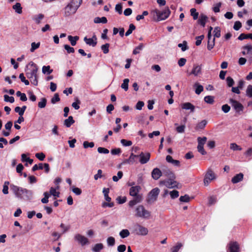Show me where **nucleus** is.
Wrapping results in <instances>:
<instances>
[{
  "label": "nucleus",
  "mask_w": 252,
  "mask_h": 252,
  "mask_svg": "<svg viewBox=\"0 0 252 252\" xmlns=\"http://www.w3.org/2000/svg\"><path fill=\"white\" fill-rule=\"evenodd\" d=\"M38 67L34 63L30 62L26 67L25 72L27 77L34 86L38 85L37 80Z\"/></svg>",
  "instance_id": "2"
},
{
  "label": "nucleus",
  "mask_w": 252,
  "mask_h": 252,
  "mask_svg": "<svg viewBox=\"0 0 252 252\" xmlns=\"http://www.w3.org/2000/svg\"><path fill=\"white\" fill-rule=\"evenodd\" d=\"M226 83H227V86L229 87H232V86L234 85V81L233 79H232V78H231V77H227L226 78Z\"/></svg>",
  "instance_id": "64"
},
{
  "label": "nucleus",
  "mask_w": 252,
  "mask_h": 252,
  "mask_svg": "<svg viewBox=\"0 0 252 252\" xmlns=\"http://www.w3.org/2000/svg\"><path fill=\"white\" fill-rule=\"evenodd\" d=\"M159 191V189L158 188L152 189L148 194L147 199V202L149 204H152L155 202L157 199Z\"/></svg>",
  "instance_id": "7"
},
{
  "label": "nucleus",
  "mask_w": 252,
  "mask_h": 252,
  "mask_svg": "<svg viewBox=\"0 0 252 252\" xmlns=\"http://www.w3.org/2000/svg\"><path fill=\"white\" fill-rule=\"evenodd\" d=\"M82 0H71L63 8L64 17H69L74 14L82 3Z\"/></svg>",
  "instance_id": "3"
},
{
  "label": "nucleus",
  "mask_w": 252,
  "mask_h": 252,
  "mask_svg": "<svg viewBox=\"0 0 252 252\" xmlns=\"http://www.w3.org/2000/svg\"><path fill=\"white\" fill-rule=\"evenodd\" d=\"M94 146V144L93 142H89L85 141L83 142V147L84 148H93Z\"/></svg>",
  "instance_id": "56"
},
{
  "label": "nucleus",
  "mask_w": 252,
  "mask_h": 252,
  "mask_svg": "<svg viewBox=\"0 0 252 252\" xmlns=\"http://www.w3.org/2000/svg\"><path fill=\"white\" fill-rule=\"evenodd\" d=\"M206 141H207L206 137H198L197 138L198 145L204 146V145L205 144Z\"/></svg>",
  "instance_id": "41"
},
{
  "label": "nucleus",
  "mask_w": 252,
  "mask_h": 252,
  "mask_svg": "<svg viewBox=\"0 0 252 252\" xmlns=\"http://www.w3.org/2000/svg\"><path fill=\"white\" fill-rule=\"evenodd\" d=\"M250 38L252 40V33L245 34L241 33L238 37V39L240 40H243L245 39Z\"/></svg>",
  "instance_id": "32"
},
{
  "label": "nucleus",
  "mask_w": 252,
  "mask_h": 252,
  "mask_svg": "<svg viewBox=\"0 0 252 252\" xmlns=\"http://www.w3.org/2000/svg\"><path fill=\"white\" fill-rule=\"evenodd\" d=\"M109 44L106 43L101 46V49L104 54H106L109 52Z\"/></svg>",
  "instance_id": "46"
},
{
  "label": "nucleus",
  "mask_w": 252,
  "mask_h": 252,
  "mask_svg": "<svg viewBox=\"0 0 252 252\" xmlns=\"http://www.w3.org/2000/svg\"><path fill=\"white\" fill-rule=\"evenodd\" d=\"M243 49L244 50L242 51V54L248 55V61L251 63L252 62V45H247L243 47Z\"/></svg>",
  "instance_id": "11"
},
{
  "label": "nucleus",
  "mask_w": 252,
  "mask_h": 252,
  "mask_svg": "<svg viewBox=\"0 0 252 252\" xmlns=\"http://www.w3.org/2000/svg\"><path fill=\"white\" fill-rule=\"evenodd\" d=\"M221 5V2H218L216 4H215L214 5V7H213V11L215 13L219 12L220 11V7Z\"/></svg>",
  "instance_id": "59"
},
{
  "label": "nucleus",
  "mask_w": 252,
  "mask_h": 252,
  "mask_svg": "<svg viewBox=\"0 0 252 252\" xmlns=\"http://www.w3.org/2000/svg\"><path fill=\"white\" fill-rule=\"evenodd\" d=\"M10 189L15 196L20 199L24 201H31L33 198V192L32 190L14 185H11Z\"/></svg>",
  "instance_id": "1"
},
{
  "label": "nucleus",
  "mask_w": 252,
  "mask_h": 252,
  "mask_svg": "<svg viewBox=\"0 0 252 252\" xmlns=\"http://www.w3.org/2000/svg\"><path fill=\"white\" fill-rule=\"evenodd\" d=\"M230 148L233 151H241L242 148L237 144L233 143L230 144Z\"/></svg>",
  "instance_id": "52"
},
{
  "label": "nucleus",
  "mask_w": 252,
  "mask_h": 252,
  "mask_svg": "<svg viewBox=\"0 0 252 252\" xmlns=\"http://www.w3.org/2000/svg\"><path fill=\"white\" fill-rule=\"evenodd\" d=\"M63 47L66 50L68 54L73 53L75 52L74 49L73 47H70L69 45L65 44Z\"/></svg>",
  "instance_id": "54"
},
{
  "label": "nucleus",
  "mask_w": 252,
  "mask_h": 252,
  "mask_svg": "<svg viewBox=\"0 0 252 252\" xmlns=\"http://www.w3.org/2000/svg\"><path fill=\"white\" fill-rule=\"evenodd\" d=\"M123 173L121 171H119L117 173V176H113L112 179L114 182H117L119 179H121L123 177Z\"/></svg>",
  "instance_id": "45"
},
{
  "label": "nucleus",
  "mask_w": 252,
  "mask_h": 252,
  "mask_svg": "<svg viewBox=\"0 0 252 252\" xmlns=\"http://www.w3.org/2000/svg\"><path fill=\"white\" fill-rule=\"evenodd\" d=\"M170 178L168 180L164 182V184L168 188H174L177 187L178 183L176 181Z\"/></svg>",
  "instance_id": "18"
},
{
  "label": "nucleus",
  "mask_w": 252,
  "mask_h": 252,
  "mask_svg": "<svg viewBox=\"0 0 252 252\" xmlns=\"http://www.w3.org/2000/svg\"><path fill=\"white\" fill-rule=\"evenodd\" d=\"M116 200H117L118 203H119L120 204H122L126 202V196H123V197L118 196Z\"/></svg>",
  "instance_id": "61"
},
{
  "label": "nucleus",
  "mask_w": 252,
  "mask_h": 252,
  "mask_svg": "<svg viewBox=\"0 0 252 252\" xmlns=\"http://www.w3.org/2000/svg\"><path fill=\"white\" fill-rule=\"evenodd\" d=\"M169 194L172 199L176 198L179 195V191L176 190H173L172 191H170Z\"/></svg>",
  "instance_id": "48"
},
{
  "label": "nucleus",
  "mask_w": 252,
  "mask_h": 252,
  "mask_svg": "<svg viewBox=\"0 0 252 252\" xmlns=\"http://www.w3.org/2000/svg\"><path fill=\"white\" fill-rule=\"evenodd\" d=\"M19 78L21 81L25 84V85H29L30 84L29 81L26 79L23 73L20 74Z\"/></svg>",
  "instance_id": "57"
},
{
  "label": "nucleus",
  "mask_w": 252,
  "mask_h": 252,
  "mask_svg": "<svg viewBox=\"0 0 252 252\" xmlns=\"http://www.w3.org/2000/svg\"><path fill=\"white\" fill-rule=\"evenodd\" d=\"M138 157V155H134L131 153L128 158L126 159L124 161L125 163L133 164L135 161V158Z\"/></svg>",
  "instance_id": "22"
},
{
  "label": "nucleus",
  "mask_w": 252,
  "mask_h": 252,
  "mask_svg": "<svg viewBox=\"0 0 252 252\" xmlns=\"http://www.w3.org/2000/svg\"><path fill=\"white\" fill-rule=\"evenodd\" d=\"M178 47L181 48L182 51H185L188 49L187 42L184 41L182 43H179L178 45Z\"/></svg>",
  "instance_id": "49"
},
{
  "label": "nucleus",
  "mask_w": 252,
  "mask_h": 252,
  "mask_svg": "<svg viewBox=\"0 0 252 252\" xmlns=\"http://www.w3.org/2000/svg\"><path fill=\"white\" fill-rule=\"evenodd\" d=\"M103 249V245L102 243L95 244L92 249L93 251L94 252H99Z\"/></svg>",
  "instance_id": "35"
},
{
  "label": "nucleus",
  "mask_w": 252,
  "mask_h": 252,
  "mask_svg": "<svg viewBox=\"0 0 252 252\" xmlns=\"http://www.w3.org/2000/svg\"><path fill=\"white\" fill-rule=\"evenodd\" d=\"M190 14L192 16L193 19L194 20L197 19L198 17V13L196 12V10L195 8H191L190 9Z\"/></svg>",
  "instance_id": "51"
},
{
  "label": "nucleus",
  "mask_w": 252,
  "mask_h": 252,
  "mask_svg": "<svg viewBox=\"0 0 252 252\" xmlns=\"http://www.w3.org/2000/svg\"><path fill=\"white\" fill-rule=\"evenodd\" d=\"M151 13L153 16H156L157 20L159 21L167 19L170 14V11L169 8L167 7L161 11L157 9L153 10Z\"/></svg>",
  "instance_id": "5"
},
{
  "label": "nucleus",
  "mask_w": 252,
  "mask_h": 252,
  "mask_svg": "<svg viewBox=\"0 0 252 252\" xmlns=\"http://www.w3.org/2000/svg\"><path fill=\"white\" fill-rule=\"evenodd\" d=\"M201 67L198 65H194L192 70L189 74H193L194 76H197L201 73Z\"/></svg>",
  "instance_id": "20"
},
{
  "label": "nucleus",
  "mask_w": 252,
  "mask_h": 252,
  "mask_svg": "<svg viewBox=\"0 0 252 252\" xmlns=\"http://www.w3.org/2000/svg\"><path fill=\"white\" fill-rule=\"evenodd\" d=\"M119 235L121 238L124 239L129 236L130 233L128 229H124L120 232Z\"/></svg>",
  "instance_id": "31"
},
{
  "label": "nucleus",
  "mask_w": 252,
  "mask_h": 252,
  "mask_svg": "<svg viewBox=\"0 0 252 252\" xmlns=\"http://www.w3.org/2000/svg\"><path fill=\"white\" fill-rule=\"evenodd\" d=\"M97 151L100 154H107L109 153V151L107 149L103 147H98Z\"/></svg>",
  "instance_id": "63"
},
{
  "label": "nucleus",
  "mask_w": 252,
  "mask_h": 252,
  "mask_svg": "<svg viewBox=\"0 0 252 252\" xmlns=\"http://www.w3.org/2000/svg\"><path fill=\"white\" fill-rule=\"evenodd\" d=\"M40 46V42L35 43V42H32L31 44V48L30 49V51L31 52H33L35 50L38 48Z\"/></svg>",
  "instance_id": "50"
},
{
  "label": "nucleus",
  "mask_w": 252,
  "mask_h": 252,
  "mask_svg": "<svg viewBox=\"0 0 252 252\" xmlns=\"http://www.w3.org/2000/svg\"><path fill=\"white\" fill-rule=\"evenodd\" d=\"M162 175V172L158 168H154L151 172L152 177L155 180H158Z\"/></svg>",
  "instance_id": "16"
},
{
  "label": "nucleus",
  "mask_w": 252,
  "mask_h": 252,
  "mask_svg": "<svg viewBox=\"0 0 252 252\" xmlns=\"http://www.w3.org/2000/svg\"><path fill=\"white\" fill-rule=\"evenodd\" d=\"M207 19L208 17L206 15H204V14H201L198 20V22L201 26H202L203 27H204Z\"/></svg>",
  "instance_id": "21"
},
{
  "label": "nucleus",
  "mask_w": 252,
  "mask_h": 252,
  "mask_svg": "<svg viewBox=\"0 0 252 252\" xmlns=\"http://www.w3.org/2000/svg\"><path fill=\"white\" fill-rule=\"evenodd\" d=\"M207 124V121L205 120L201 121L200 122L198 123L195 129L196 130H199V129H203L204 128L205 126H206Z\"/></svg>",
  "instance_id": "29"
},
{
  "label": "nucleus",
  "mask_w": 252,
  "mask_h": 252,
  "mask_svg": "<svg viewBox=\"0 0 252 252\" xmlns=\"http://www.w3.org/2000/svg\"><path fill=\"white\" fill-rule=\"evenodd\" d=\"M227 247L229 252H239V245L237 242H230Z\"/></svg>",
  "instance_id": "14"
},
{
  "label": "nucleus",
  "mask_w": 252,
  "mask_h": 252,
  "mask_svg": "<svg viewBox=\"0 0 252 252\" xmlns=\"http://www.w3.org/2000/svg\"><path fill=\"white\" fill-rule=\"evenodd\" d=\"M141 189L139 186H133L129 189V195L134 197L128 203L130 207H132L134 205L140 203L142 201V195L139 193Z\"/></svg>",
  "instance_id": "4"
},
{
  "label": "nucleus",
  "mask_w": 252,
  "mask_h": 252,
  "mask_svg": "<svg viewBox=\"0 0 252 252\" xmlns=\"http://www.w3.org/2000/svg\"><path fill=\"white\" fill-rule=\"evenodd\" d=\"M107 243L108 246H113L115 244V238L112 236L109 237L107 239Z\"/></svg>",
  "instance_id": "42"
},
{
  "label": "nucleus",
  "mask_w": 252,
  "mask_h": 252,
  "mask_svg": "<svg viewBox=\"0 0 252 252\" xmlns=\"http://www.w3.org/2000/svg\"><path fill=\"white\" fill-rule=\"evenodd\" d=\"M109 191L110 189L109 188H103L102 191L105 200L108 202H111V198L108 195Z\"/></svg>",
  "instance_id": "27"
},
{
  "label": "nucleus",
  "mask_w": 252,
  "mask_h": 252,
  "mask_svg": "<svg viewBox=\"0 0 252 252\" xmlns=\"http://www.w3.org/2000/svg\"><path fill=\"white\" fill-rule=\"evenodd\" d=\"M47 100L45 98H42L41 101L38 102V106L40 108H43L46 106Z\"/></svg>",
  "instance_id": "43"
},
{
  "label": "nucleus",
  "mask_w": 252,
  "mask_h": 252,
  "mask_svg": "<svg viewBox=\"0 0 252 252\" xmlns=\"http://www.w3.org/2000/svg\"><path fill=\"white\" fill-rule=\"evenodd\" d=\"M244 177V175L242 173H240L239 174H236L235 176H234L231 180V182L233 184H236L239 183V182L241 181Z\"/></svg>",
  "instance_id": "19"
},
{
  "label": "nucleus",
  "mask_w": 252,
  "mask_h": 252,
  "mask_svg": "<svg viewBox=\"0 0 252 252\" xmlns=\"http://www.w3.org/2000/svg\"><path fill=\"white\" fill-rule=\"evenodd\" d=\"M128 79H125L123 81V83L122 84L121 87L125 91H127L128 89V83H129Z\"/></svg>",
  "instance_id": "37"
},
{
  "label": "nucleus",
  "mask_w": 252,
  "mask_h": 252,
  "mask_svg": "<svg viewBox=\"0 0 252 252\" xmlns=\"http://www.w3.org/2000/svg\"><path fill=\"white\" fill-rule=\"evenodd\" d=\"M79 37L78 36H68V39L70 41L71 45L73 46H75L76 44L77 41L79 40Z\"/></svg>",
  "instance_id": "26"
},
{
  "label": "nucleus",
  "mask_w": 252,
  "mask_h": 252,
  "mask_svg": "<svg viewBox=\"0 0 252 252\" xmlns=\"http://www.w3.org/2000/svg\"><path fill=\"white\" fill-rule=\"evenodd\" d=\"M246 94L249 97H252V85H249L246 90Z\"/></svg>",
  "instance_id": "62"
},
{
  "label": "nucleus",
  "mask_w": 252,
  "mask_h": 252,
  "mask_svg": "<svg viewBox=\"0 0 252 252\" xmlns=\"http://www.w3.org/2000/svg\"><path fill=\"white\" fill-rule=\"evenodd\" d=\"M204 100L208 104H213L214 102V97L211 95H207L204 97Z\"/></svg>",
  "instance_id": "38"
},
{
  "label": "nucleus",
  "mask_w": 252,
  "mask_h": 252,
  "mask_svg": "<svg viewBox=\"0 0 252 252\" xmlns=\"http://www.w3.org/2000/svg\"><path fill=\"white\" fill-rule=\"evenodd\" d=\"M229 102L237 113H240L243 111L244 107L239 102L234 99H230Z\"/></svg>",
  "instance_id": "10"
},
{
  "label": "nucleus",
  "mask_w": 252,
  "mask_h": 252,
  "mask_svg": "<svg viewBox=\"0 0 252 252\" xmlns=\"http://www.w3.org/2000/svg\"><path fill=\"white\" fill-rule=\"evenodd\" d=\"M193 87L195 88V93L197 94H199L203 91V87L198 83H195Z\"/></svg>",
  "instance_id": "24"
},
{
  "label": "nucleus",
  "mask_w": 252,
  "mask_h": 252,
  "mask_svg": "<svg viewBox=\"0 0 252 252\" xmlns=\"http://www.w3.org/2000/svg\"><path fill=\"white\" fill-rule=\"evenodd\" d=\"M182 246L183 245L181 243H178L176 246L171 248V252H178Z\"/></svg>",
  "instance_id": "47"
},
{
  "label": "nucleus",
  "mask_w": 252,
  "mask_h": 252,
  "mask_svg": "<svg viewBox=\"0 0 252 252\" xmlns=\"http://www.w3.org/2000/svg\"><path fill=\"white\" fill-rule=\"evenodd\" d=\"M75 240L77 241L82 246L87 245L89 243L87 238L80 234H77L74 236Z\"/></svg>",
  "instance_id": "12"
},
{
  "label": "nucleus",
  "mask_w": 252,
  "mask_h": 252,
  "mask_svg": "<svg viewBox=\"0 0 252 252\" xmlns=\"http://www.w3.org/2000/svg\"><path fill=\"white\" fill-rule=\"evenodd\" d=\"M44 18V15L43 14H38L35 15L33 17V20L37 24H39L41 21Z\"/></svg>",
  "instance_id": "25"
},
{
  "label": "nucleus",
  "mask_w": 252,
  "mask_h": 252,
  "mask_svg": "<svg viewBox=\"0 0 252 252\" xmlns=\"http://www.w3.org/2000/svg\"><path fill=\"white\" fill-rule=\"evenodd\" d=\"M162 174L170 178H175L173 173L169 169H165L163 170Z\"/></svg>",
  "instance_id": "30"
},
{
  "label": "nucleus",
  "mask_w": 252,
  "mask_h": 252,
  "mask_svg": "<svg viewBox=\"0 0 252 252\" xmlns=\"http://www.w3.org/2000/svg\"><path fill=\"white\" fill-rule=\"evenodd\" d=\"M216 178V176L214 172L211 169H208L204 179V185L208 186L211 181L215 179Z\"/></svg>",
  "instance_id": "9"
},
{
  "label": "nucleus",
  "mask_w": 252,
  "mask_h": 252,
  "mask_svg": "<svg viewBox=\"0 0 252 252\" xmlns=\"http://www.w3.org/2000/svg\"><path fill=\"white\" fill-rule=\"evenodd\" d=\"M144 45L142 43H140L138 46H137L133 51V54L136 55L140 53V52L143 50Z\"/></svg>",
  "instance_id": "39"
},
{
  "label": "nucleus",
  "mask_w": 252,
  "mask_h": 252,
  "mask_svg": "<svg viewBox=\"0 0 252 252\" xmlns=\"http://www.w3.org/2000/svg\"><path fill=\"white\" fill-rule=\"evenodd\" d=\"M84 41L87 45L92 47H95L97 44V38L95 35H94L92 38H88L85 36L84 38Z\"/></svg>",
  "instance_id": "15"
},
{
  "label": "nucleus",
  "mask_w": 252,
  "mask_h": 252,
  "mask_svg": "<svg viewBox=\"0 0 252 252\" xmlns=\"http://www.w3.org/2000/svg\"><path fill=\"white\" fill-rule=\"evenodd\" d=\"M179 200L182 202H189L190 201V197L188 195L186 194L184 196H181L179 198Z\"/></svg>",
  "instance_id": "53"
},
{
  "label": "nucleus",
  "mask_w": 252,
  "mask_h": 252,
  "mask_svg": "<svg viewBox=\"0 0 252 252\" xmlns=\"http://www.w3.org/2000/svg\"><path fill=\"white\" fill-rule=\"evenodd\" d=\"M214 37H217L219 38L220 36V29L219 27H216L215 28L214 30Z\"/></svg>",
  "instance_id": "44"
},
{
  "label": "nucleus",
  "mask_w": 252,
  "mask_h": 252,
  "mask_svg": "<svg viewBox=\"0 0 252 252\" xmlns=\"http://www.w3.org/2000/svg\"><path fill=\"white\" fill-rule=\"evenodd\" d=\"M107 22V18L105 17H95L94 19V23H103L105 24Z\"/></svg>",
  "instance_id": "34"
},
{
  "label": "nucleus",
  "mask_w": 252,
  "mask_h": 252,
  "mask_svg": "<svg viewBox=\"0 0 252 252\" xmlns=\"http://www.w3.org/2000/svg\"><path fill=\"white\" fill-rule=\"evenodd\" d=\"M72 191L77 195H79L82 193V190L74 186L72 187Z\"/></svg>",
  "instance_id": "60"
},
{
  "label": "nucleus",
  "mask_w": 252,
  "mask_h": 252,
  "mask_svg": "<svg viewBox=\"0 0 252 252\" xmlns=\"http://www.w3.org/2000/svg\"><path fill=\"white\" fill-rule=\"evenodd\" d=\"M183 109L189 110L190 112L193 113L195 111V106L190 102H185L181 104Z\"/></svg>",
  "instance_id": "17"
},
{
  "label": "nucleus",
  "mask_w": 252,
  "mask_h": 252,
  "mask_svg": "<svg viewBox=\"0 0 252 252\" xmlns=\"http://www.w3.org/2000/svg\"><path fill=\"white\" fill-rule=\"evenodd\" d=\"M135 29V26L133 24H130L129 26L128 30L125 33V35L126 36L129 35Z\"/></svg>",
  "instance_id": "40"
},
{
  "label": "nucleus",
  "mask_w": 252,
  "mask_h": 252,
  "mask_svg": "<svg viewBox=\"0 0 252 252\" xmlns=\"http://www.w3.org/2000/svg\"><path fill=\"white\" fill-rule=\"evenodd\" d=\"M133 231L136 235L145 236L148 233V229L146 227L136 223L133 226Z\"/></svg>",
  "instance_id": "8"
},
{
  "label": "nucleus",
  "mask_w": 252,
  "mask_h": 252,
  "mask_svg": "<svg viewBox=\"0 0 252 252\" xmlns=\"http://www.w3.org/2000/svg\"><path fill=\"white\" fill-rule=\"evenodd\" d=\"M12 8L18 14H21L22 13V7L19 2H17L15 4L13 5Z\"/></svg>",
  "instance_id": "28"
},
{
  "label": "nucleus",
  "mask_w": 252,
  "mask_h": 252,
  "mask_svg": "<svg viewBox=\"0 0 252 252\" xmlns=\"http://www.w3.org/2000/svg\"><path fill=\"white\" fill-rule=\"evenodd\" d=\"M150 215V212L146 210L143 205H139L136 207L135 214V217L148 219L149 218Z\"/></svg>",
  "instance_id": "6"
},
{
  "label": "nucleus",
  "mask_w": 252,
  "mask_h": 252,
  "mask_svg": "<svg viewBox=\"0 0 252 252\" xmlns=\"http://www.w3.org/2000/svg\"><path fill=\"white\" fill-rule=\"evenodd\" d=\"M53 69H51L49 65H44L42 68V72L43 74H50L53 72Z\"/></svg>",
  "instance_id": "33"
},
{
  "label": "nucleus",
  "mask_w": 252,
  "mask_h": 252,
  "mask_svg": "<svg viewBox=\"0 0 252 252\" xmlns=\"http://www.w3.org/2000/svg\"><path fill=\"white\" fill-rule=\"evenodd\" d=\"M74 123L75 121L73 120V117L70 116L64 121V125L67 127H69Z\"/></svg>",
  "instance_id": "23"
},
{
  "label": "nucleus",
  "mask_w": 252,
  "mask_h": 252,
  "mask_svg": "<svg viewBox=\"0 0 252 252\" xmlns=\"http://www.w3.org/2000/svg\"><path fill=\"white\" fill-rule=\"evenodd\" d=\"M4 100L5 102H9L11 103L14 102V98L13 96H9L7 94L4 95Z\"/></svg>",
  "instance_id": "58"
},
{
  "label": "nucleus",
  "mask_w": 252,
  "mask_h": 252,
  "mask_svg": "<svg viewBox=\"0 0 252 252\" xmlns=\"http://www.w3.org/2000/svg\"><path fill=\"white\" fill-rule=\"evenodd\" d=\"M50 193L51 195L56 197H59L60 196V192L56 190V189L53 187H51L50 189Z\"/></svg>",
  "instance_id": "36"
},
{
  "label": "nucleus",
  "mask_w": 252,
  "mask_h": 252,
  "mask_svg": "<svg viewBox=\"0 0 252 252\" xmlns=\"http://www.w3.org/2000/svg\"><path fill=\"white\" fill-rule=\"evenodd\" d=\"M151 155L149 153H144L141 152L138 156L139 157V162L141 164H144L147 163L150 159Z\"/></svg>",
  "instance_id": "13"
},
{
  "label": "nucleus",
  "mask_w": 252,
  "mask_h": 252,
  "mask_svg": "<svg viewBox=\"0 0 252 252\" xmlns=\"http://www.w3.org/2000/svg\"><path fill=\"white\" fill-rule=\"evenodd\" d=\"M121 143L125 147L130 146L132 144V142L131 141L124 139L121 140Z\"/></svg>",
  "instance_id": "55"
}]
</instances>
